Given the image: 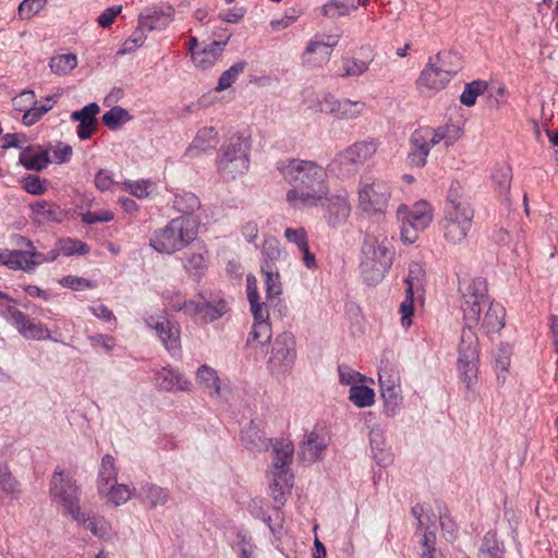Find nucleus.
<instances>
[{
	"instance_id": "1",
	"label": "nucleus",
	"mask_w": 558,
	"mask_h": 558,
	"mask_svg": "<svg viewBox=\"0 0 558 558\" xmlns=\"http://www.w3.org/2000/svg\"><path fill=\"white\" fill-rule=\"evenodd\" d=\"M283 180L291 185L287 203L302 210L317 206L329 194L326 170L311 160L290 159L277 167Z\"/></svg>"
},
{
	"instance_id": "2",
	"label": "nucleus",
	"mask_w": 558,
	"mask_h": 558,
	"mask_svg": "<svg viewBox=\"0 0 558 558\" xmlns=\"http://www.w3.org/2000/svg\"><path fill=\"white\" fill-rule=\"evenodd\" d=\"M395 257L392 238L381 226L369 227L362 245L361 272L368 284L379 283Z\"/></svg>"
},
{
	"instance_id": "3",
	"label": "nucleus",
	"mask_w": 558,
	"mask_h": 558,
	"mask_svg": "<svg viewBox=\"0 0 558 558\" xmlns=\"http://www.w3.org/2000/svg\"><path fill=\"white\" fill-rule=\"evenodd\" d=\"M462 69L461 57L452 51H440L430 57L416 80V89L424 97H434L447 88Z\"/></svg>"
},
{
	"instance_id": "4",
	"label": "nucleus",
	"mask_w": 558,
	"mask_h": 558,
	"mask_svg": "<svg viewBox=\"0 0 558 558\" xmlns=\"http://www.w3.org/2000/svg\"><path fill=\"white\" fill-rule=\"evenodd\" d=\"M460 190L459 183L450 186L444 217L439 222L444 239L450 245L462 244L473 225L474 209Z\"/></svg>"
},
{
	"instance_id": "5",
	"label": "nucleus",
	"mask_w": 558,
	"mask_h": 558,
	"mask_svg": "<svg viewBox=\"0 0 558 558\" xmlns=\"http://www.w3.org/2000/svg\"><path fill=\"white\" fill-rule=\"evenodd\" d=\"M199 220L192 215L172 219L150 238V246L163 254H172L192 243L198 234Z\"/></svg>"
},
{
	"instance_id": "6",
	"label": "nucleus",
	"mask_w": 558,
	"mask_h": 558,
	"mask_svg": "<svg viewBox=\"0 0 558 558\" xmlns=\"http://www.w3.org/2000/svg\"><path fill=\"white\" fill-rule=\"evenodd\" d=\"M400 221V238L405 244H413L418 239V233L429 227L434 219V209L426 201H418L409 207L404 204L397 209Z\"/></svg>"
},
{
	"instance_id": "7",
	"label": "nucleus",
	"mask_w": 558,
	"mask_h": 558,
	"mask_svg": "<svg viewBox=\"0 0 558 558\" xmlns=\"http://www.w3.org/2000/svg\"><path fill=\"white\" fill-rule=\"evenodd\" d=\"M461 308L466 324H477L482 310L488 304L486 282L482 278H464L460 281Z\"/></svg>"
},
{
	"instance_id": "8",
	"label": "nucleus",
	"mask_w": 558,
	"mask_h": 558,
	"mask_svg": "<svg viewBox=\"0 0 558 558\" xmlns=\"http://www.w3.org/2000/svg\"><path fill=\"white\" fill-rule=\"evenodd\" d=\"M49 494L53 504L71 514L75 521L81 520V511L77 506V486L69 474L56 469L51 476Z\"/></svg>"
},
{
	"instance_id": "9",
	"label": "nucleus",
	"mask_w": 558,
	"mask_h": 558,
	"mask_svg": "<svg viewBox=\"0 0 558 558\" xmlns=\"http://www.w3.org/2000/svg\"><path fill=\"white\" fill-rule=\"evenodd\" d=\"M315 112L331 114L338 120L353 121L366 114L367 105L365 101L350 98L338 99L330 94L323 95L312 106Z\"/></svg>"
},
{
	"instance_id": "10",
	"label": "nucleus",
	"mask_w": 558,
	"mask_h": 558,
	"mask_svg": "<svg viewBox=\"0 0 558 558\" xmlns=\"http://www.w3.org/2000/svg\"><path fill=\"white\" fill-rule=\"evenodd\" d=\"M379 143L375 138L356 141L339 151L328 165L329 170L338 175L345 172L349 166L363 165L373 158L378 150Z\"/></svg>"
},
{
	"instance_id": "11",
	"label": "nucleus",
	"mask_w": 558,
	"mask_h": 558,
	"mask_svg": "<svg viewBox=\"0 0 558 558\" xmlns=\"http://www.w3.org/2000/svg\"><path fill=\"white\" fill-rule=\"evenodd\" d=\"M295 357L294 337L292 333L282 332L276 337L271 344L267 367L274 376L283 378L291 372Z\"/></svg>"
},
{
	"instance_id": "12",
	"label": "nucleus",
	"mask_w": 558,
	"mask_h": 558,
	"mask_svg": "<svg viewBox=\"0 0 558 558\" xmlns=\"http://www.w3.org/2000/svg\"><path fill=\"white\" fill-rule=\"evenodd\" d=\"M425 271L417 263L409 266L408 276L404 278L405 299L400 304L399 312L401 314L400 323L403 328L408 329L412 326V316L414 315V298L421 296L424 292Z\"/></svg>"
},
{
	"instance_id": "13",
	"label": "nucleus",
	"mask_w": 558,
	"mask_h": 558,
	"mask_svg": "<svg viewBox=\"0 0 558 558\" xmlns=\"http://www.w3.org/2000/svg\"><path fill=\"white\" fill-rule=\"evenodd\" d=\"M339 40L340 35L338 34H316L308 40L301 54L303 65L319 68L327 64Z\"/></svg>"
},
{
	"instance_id": "14",
	"label": "nucleus",
	"mask_w": 558,
	"mask_h": 558,
	"mask_svg": "<svg viewBox=\"0 0 558 558\" xmlns=\"http://www.w3.org/2000/svg\"><path fill=\"white\" fill-rule=\"evenodd\" d=\"M359 206L364 211H383L388 205L391 191L383 180H361L357 189Z\"/></svg>"
},
{
	"instance_id": "15",
	"label": "nucleus",
	"mask_w": 558,
	"mask_h": 558,
	"mask_svg": "<svg viewBox=\"0 0 558 558\" xmlns=\"http://www.w3.org/2000/svg\"><path fill=\"white\" fill-rule=\"evenodd\" d=\"M58 255L59 253L54 250L47 255L35 250H13L0 254V260L11 269L31 271L44 263L54 260Z\"/></svg>"
},
{
	"instance_id": "16",
	"label": "nucleus",
	"mask_w": 558,
	"mask_h": 558,
	"mask_svg": "<svg viewBox=\"0 0 558 558\" xmlns=\"http://www.w3.org/2000/svg\"><path fill=\"white\" fill-rule=\"evenodd\" d=\"M378 381L386 408L395 412L402 401L399 371L390 364L380 366Z\"/></svg>"
},
{
	"instance_id": "17",
	"label": "nucleus",
	"mask_w": 558,
	"mask_h": 558,
	"mask_svg": "<svg viewBox=\"0 0 558 558\" xmlns=\"http://www.w3.org/2000/svg\"><path fill=\"white\" fill-rule=\"evenodd\" d=\"M8 319L19 333L28 340H46L51 338L50 330L41 323H36L15 307H8Z\"/></svg>"
},
{
	"instance_id": "18",
	"label": "nucleus",
	"mask_w": 558,
	"mask_h": 558,
	"mask_svg": "<svg viewBox=\"0 0 558 558\" xmlns=\"http://www.w3.org/2000/svg\"><path fill=\"white\" fill-rule=\"evenodd\" d=\"M322 202H324L322 204L324 219L329 227L337 228L348 221L351 215V205L347 193L331 196L328 194Z\"/></svg>"
},
{
	"instance_id": "19",
	"label": "nucleus",
	"mask_w": 558,
	"mask_h": 558,
	"mask_svg": "<svg viewBox=\"0 0 558 558\" xmlns=\"http://www.w3.org/2000/svg\"><path fill=\"white\" fill-rule=\"evenodd\" d=\"M425 138L428 141L430 150L438 144H444L445 147L454 145L463 134V130L460 125L451 122H447L437 128L424 126Z\"/></svg>"
},
{
	"instance_id": "20",
	"label": "nucleus",
	"mask_w": 558,
	"mask_h": 558,
	"mask_svg": "<svg viewBox=\"0 0 558 558\" xmlns=\"http://www.w3.org/2000/svg\"><path fill=\"white\" fill-rule=\"evenodd\" d=\"M254 317V324L250 336L247 338V345L250 348L264 347L269 343L272 331L269 324V312L268 308H259L252 312Z\"/></svg>"
},
{
	"instance_id": "21",
	"label": "nucleus",
	"mask_w": 558,
	"mask_h": 558,
	"mask_svg": "<svg viewBox=\"0 0 558 558\" xmlns=\"http://www.w3.org/2000/svg\"><path fill=\"white\" fill-rule=\"evenodd\" d=\"M229 39L230 35L226 36L225 39L213 40L209 44H205L196 52H193V64L201 70H207L214 66L221 57Z\"/></svg>"
},
{
	"instance_id": "22",
	"label": "nucleus",
	"mask_w": 558,
	"mask_h": 558,
	"mask_svg": "<svg viewBox=\"0 0 558 558\" xmlns=\"http://www.w3.org/2000/svg\"><path fill=\"white\" fill-rule=\"evenodd\" d=\"M429 153L430 147L425 138L424 129H416L410 137V150L407 156V162L412 168L422 169L427 163Z\"/></svg>"
},
{
	"instance_id": "23",
	"label": "nucleus",
	"mask_w": 558,
	"mask_h": 558,
	"mask_svg": "<svg viewBox=\"0 0 558 558\" xmlns=\"http://www.w3.org/2000/svg\"><path fill=\"white\" fill-rule=\"evenodd\" d=\"M429 153L430 147L425 138L424 129H416L410 137V150L407 156V162L412 168L422 169L427 163Z\"/></svg>"
},
{
	"instance_id": "24",
	"label": "nucleus",
	"mask_w": 558,
	"mask_h": 558,
	"mask_svg": "<svg viewBox=\"0 0 558 558\" xmlns=\"http://www.w3.org/2000/svg\"><path fill=\"white\" fill-rule=\"evenodd\" d=\"M429 153L430 147L425 138L424 129H416L410 137V150L407 156V162L412 168L422 169L427 163Z\"/></svg>"
},
{
	"instance_id": "25",
	"label": "nucleus",
	"mask_w": 558,
	"mask_h": 558,
	"mask_svg": "<svg viewBox=\"0 0 558 558\" xmlns=\"http://www.w3.org/2000/svg\"><path fill=\"white\" fill-rule=\"evenodd\" d=\"M147 325L155 329L165 348L171 355L175 356L181 351L180 330L167 318L158 322H147Z\"/></svg>"
},
{
	"instance_id": "26",
	"label": "nucleus",
	"mask_w": 558,
	"mask_h": 558,
	"mask_svg": "<svg viewBox=\"0 0 558 558\" xmlns=\"http://www.w3.org/2000/svg\"><path fill=\"white\" fill-rule=\"evenodd\" d=\"M99 106L96 102H90L78 111L71 114L73 121L78 122L77 135L81 140H88L96 130L97 119L99 113Z\"/></svg>"
},
{
	"instance_id": "27",
	"label": "nucleus",
	"mask_w": 558,
	"mask_h": 558,
	"mask_svg": "<svg viewBox=\"0 0 558 558\" xmlns=\"http://www.w3.org/2000/svg\"><path fill=\"white\" fill-rule=\"evenodd\" d=\"M155 383L160 389L170 392L189 391L191 387V381L171 367L157 372Z\"/></svg>"
},
{
	"instance_id": "28",
	"label": "nucleus",
	"mask_w": 558,
	"mask_h": 558,
	"mask_svg": "<svg viewBox=\"0 0 558 558\" xmlns=\"http://www.w3.org/2000/svg\"><path fill=\"white\" fill-rule=\"evenodd\" d=\"M230 155H220L218 159V172L227 181L236 180L243 177L250 167L248 157L229 159Z\"/></svg>"
},
{
	"instance_id": "29",
	"label": "nucleus",
	"mask_w": 558,
	"mask_h": 558,
	"mask_svg": "<svg viewBox=\"0 0 558 558\" xmlns=\"http://www.w3.org/2000/svg\"><path fill=\"white\" fill-rule=\"evenodd\" d=\"M174 10L168 7L167 10H153L140 15L138 29L148 32L166 28L173 21Z\"/></svg>"
},
{
	"instance_id": "30",
	"label": "nucleus",
	"mask_w": 558,
	"mask_h": 558,
	"mask_svg": "<svg viewBox=\"0 0 558 558\" xmlns=\"http://www.w3.org/2000/svg\"><path fill=\"white\" fill-rule=\"evenodd\" d=\"M293 485V475L289 470H279L274 472V480L270 484V494L277 505L284 504L287 496Z\"/></svg>"
},
{
	"instance_id": "31",
	"label": "nucleus",
	"mask_w": 558,
	"mask_h": 558,
	"mask_svg": "<svg viewBox=\"0 0 558 558\" xmlns=\"http://www.w3.org/2000/svg\"><path fill=\"white\" fill-rule=\"evenodd\" d=\"M328 441L325 437L319 436L316 432H311L305 435V439L301 445L300 454L304 461H317L323 451L327 448Z\"/></svg>"
},
{
	"instance_id": "32",
	"label": "nucleus",
	"mask_w": 558,
	"mask_h": 558,
	"mask_svg": "<svg viewBox=\"0 0 558 558\" xmlns=\"http://www.w3.org/2000/svg\"><path fill=\"white\" fill-rule=\"evenodd\" d=\"M98 494L106 504L120 507L126 504L135 495V490L129 485L113 483L106 488L98 490Z\"/></svg>"
},
{
	"instance_id": "33",
	"label": "nucleus",
	"mask_w": 558,
	"mask_h": 558,
	"mask_svg": "<svg viewBox=\"0 0 558 558\" xmlns=\"http://www.w3.org/2000/svg\"><path fill=\"white\" fill-rule=\"evenodd\" d=\"M484 316H481V327L487 332H497L505 326V308L499 303L488 302Z\"/></svg>"
},
{
	"instance_id": "34",
	"label": "nucleus",
	"mask_w": 558,
	"mask_h": 558,
	"mask_svg": "<svg viewBox=\"0 0 558 558\" xmlns=\"http://www.w3.org/2000/svg\"><path fill=\"white\" fill-rule=\"evenodd\" d=\"M196 383L210 396L220 397L221 386L217 372L208 365H202L196 373Z\"/></svg>"
},
{
	"instance_id": "35",
	"label": "nucleus",
	"mask_w": 558,
	"mask_h": 558,
	"mask_svg": "<svg viewBox=\"0 0 558 558\" xmlns=\"http://www.w3.org/2000/svg\"><path fill=\"white\" fill-rule=\"evenodd\" d=\"M140 497L143 502H147L150 508H157L168 502L170 494L167 488L148 483L142 486Z\"/></svg>"
},
{
	"instance_id": "36",
	"label": "nucleus",
	"mask_w": 558,
	"mask_h": 558,
	"mask_svg": "<svg viewBox=\"0 0 558 558\" xmlns=\"http://www.w3.org/2000/svg\"><path fill=\"white\" fill-rule=\"evenodd\" d=\"M472 325L473 324H468L461 332L460 343L458 347V357L478 359V340L476 333L472 329Z\"/></svg>"
},
{
	"instance_id": "37",
	"label": "nucleus",
	"mask_w": 558,
	"mask_h": 558,
	"mask_svg": "<svg viewBox=\"0 0 558 558\" xmlns=\"http://www.w3.org/2000/svg\"><path fill=\"white\" fill-rule=\"evenodd\" d=\"M272 453L275 454L272 464L276 471L286 470L284 466L292 461L294 452L293 444L288 439L276 440L272 444Z\"/></svg>"
},
{
	"instance_id": "38",
	"label": "nucleus",
	"mask_w": 558,
	"mask_h": 558,
	"mask_svg": "<svg viewBox=\"0 0 558 558\" xmlns=\"http://www.w3.org/2000/svg\"><path fill=\"white\" fill-rule=\"evenodd\" d=\"M118 469L116 466L114 458L110 454H106L101 459L98 478L97 489L106 488L107 486L117 483Z\"/></svg>"
},
{
	"instance_id": "39",
	"label": "nucleus",
	"mask_w": 558,
	"mask_h": 558,
	"mask_svg": "<svg viewBox=\"0 0 558 558\" xmlns=\"http://www.w3.org/2000/svg\"><path fill=\"white\" fill-rule=\"evenodd\" d=\"M355 10V0H329L322 8L323 14L328 19L348 16Z\"/></svg>"
},
{
	"instance_id": "40",
	"label": "nucleus",
	"mask_w": 558,
	"mask_h": 558,
	"mask_svg": "<svg viewBox=\"0 0 558 558\" xmlns=\"http://www.w3.org/2000/svg\"><path fill=\"white\" fill-rule=\"evenodd\" d=\"M477 362L478 359L458 357L459 377L468 389L474 388L477 383Z\"/></svg>"
},
{
	"instance_id": "41",
	"label": "nucleus",
	"mask_w": 558,
	"mask_h": 558,
	"mask_svg": "<svg viewBox=\"0 0 558 558\" xmlns=\"http://www.w3.org/2000/svg\"><path fill=\"white\" fill-rule=\"evenodd\" d=\"M77 522L99 538H108L111 536V524L105 518H88L81 512V520Z\"/></svg>"
},
{
	"instance_id": "42",
	"label": "nucleus",
	"mask_w": 558,
	"mask_h": 558,
	"mask_svg": "<svg viewBox=\"0 0 558 558\" xmlns=\"http://www.w3.org/2000/svg\"><path fill=\"white\" fill-rule=\"evenodd\" d=\"M20 162L31 170L40 171L49 163L47 151L25 149L20 154Z\"/></svg>"
},
{
	"instance_id": "43",
	"label": "nucleus",
	"mask_w": 558,
	"mask_h": 558,
	"mask_svg": "<svg viewBox=\"0 0 558 558\" xmlns=\"http://www.w3.org/2000/svg\"><path fill=\"white\" fill-rule=\"evenodd\" d=\"M77 66V57L74 53H62L50 58L49 68L57 75H66Z\"/></svg>"
},
{
	"instance_id": "44",
	"label": "nucleus",
	"mask_w": 558,
	"mask_h": 558,
	"mask_svg": "<svg viewBox=\"0 0 558 558\" xmlns=\"http://www.w3.org/2000/svg\"><path fill=\"white\" fill-rule=\"evenodd\" d=\"M371 447L378 465L386 466L392 462V453L390 449L386 448L379 432L371 433Z\"/></svg>"
},
{
	"instance_id": "45",
	"label": "nucleus",
	"mask_w": 558,
	"mask_h": 558,
	"mask_svg": "<svg viewBox=\"0 0 558 558\" xmlns=\"http://www.w3.org/2000/svg\"><path fill=\"white\" fill-rule=\"evenodd\" d=\"M349 400L357 408H368L375 403V391L362 384L354 385L349 390Z\"/></svg>"
},
{
	"instance_id": "46",
	"label": "nucleus",
	"mask_w": 558,
	"mask_h": 558,
	"mask_svg": "<svg viewBox=\"0 0 558 558\" xmlns=\"http://www.w3.org/2000/svg\"><path fill=\"white\" fill-rule=\"evenodd\" d=\"M262 266H275L284 256V251L276 238L266 239L262 246Z\"/></svg>"
},
{
	"instance_id": "47",
	"label": "nucleus",
	"mask_w": 558,
	"mask_h": 558,
	"mask_svg": "<svg viewBox=\"0 0 558 558\" xmlns=\"http://www.w3.org/2000/svg\"><path fill=\"white\" fill-rule=\"evenodd\" d=\"M251 149V143L245 136H235L221 147L220 155H230L229 159H235L239 157H248Z\"/></svg>"
},
{
	"instance_id": "48",
	"label": "nucleus",
	"mask_w": 558,
	"mask_h": 558,
	"mask_svg": "<svg viewBox=\"0 0 558 558\" xmlns=\"http://www.w3.org/2000/svg\"><path fill=\"white\" fill-rule=\"evenodd\" d=\"M207 253H192L184 259V269L186 272L195 278L199 279L207 270Z\"/></svg>"
},
{
	"instance_id": "49",
	"label": "nucleus",
	"mask_w": 558,
	"mask_h": 558,
	"mask_svg": "<svg viewBox=\"0 0 558 558\" xmlns=\"http://www.w3.org/2000/svg\"><path fill=\"white\" fill-rule=\"evenodd\" d=\"M373 61V58L369 59H356L353 57H348L342 59V76L351 77V76H361L366 73L369 69V65Z\"/></svg>"
},
{
	"instance_id": "50",
	"label": "nucleus",
	"mask_w": 558,
	"mask_h": 558,
	"mask_svg": "<svg viewBox=\"0 0 558 558\" xmlns=\"http://www.w3.org/2000/svg\"><path fill=\"white\" fill-rule=\"evenodd\" d=\"M488 88V84L485 81L476 80L468 83L464 86L462 94L460 95V102L466 107H472L476 102V98L484 94Z\"/></svg>"
},
{
	"instance_id": "51",
	"label": "nucleus",
	"mask_w": 558,
	"mask_h": 558,
	"mask_svg": "<svg viewBox=\"0 0 558 558\" xmlns=\"http://www.w3.org/2000/svg\"><path fill=\"white\" fill-rule=\"evenodd\" d=\"M262 272L265 275L267 298L274 299L280 295L282 292V287L279 271L272 266H262Z\"/></svg>"
},
{
	"instance_id": "52",
	"label": "nucleus",
	"mask_w": 558,
	"mask_h": 558,
	"mask_svg": "<svg viewBox=\"0 0 558 558\" xmlns=\"http://www.w3.org/2000/svg\"><path fill=\"white\" fill-rule=\"evenodd\" d=\"M131 120L129 112L122 107H112L102 116V123L110 130H117Z\"/></svg>"
},
{
	"instance_id": "53",
	"label": "nucleus",
	"mask_w": 558,
	"mask_h": 558,
	"mask_svg": "<svg viewBox=\"0 0 558 558\" xmlns=\"http://www.w3.org/2000/svg\"><path fill=\"white\" fill-rule=\"evenodd\" d=\"M246 63L244 61L238 62L222 72L216 86L217 92H222L229 88L244 71Z\"/></svg>"
},
{
	"instance_id": "54",
	"label": "nucleus",
	"mask_w": 558,
	"mask_h": 558,
	"mask_svg": "<svg viewBox=\"0 0 558 558\" xmlns=\"http://www.w3.org/2000/svg\"><path fill=\"white\" fill-rule=\"evenodd\" d=\"M217 135L218 133L215 128L205 126L197 132L193 146L201 150L214 147L217 144Z\"/></svg>"
},
{
	"instance_id": "55",
	"label": "nucleus",
	"mask_w": 558,
	"mask_h": 558,
	"mask_svg": "<svg viewBox=\"0 0 558 558\" xmlns=\"http://www.w3.org/2000/svg\"><path fill=\"white\" fill-rule=\"evenodd\" d=\"M48 0H23L17 9L20 20H29L37 15L47 4Z\"/></svg>"
},
{
	"instance_id": "56",
	"label": "nucleus",
	"mask_w": 558,
	"mask_h": 558,
	"mask_svg": "<svg viewBox=\"0 0 558 558\" xmlns=\"http://www.w3.org/2000/svg\"><path fill=\"white\" fill-rule=\"evenodd\" d=\"M246 294L251 306V312L259 308H267L265 303L259 301L257 279L254 275L246 276Z\"/></svg>"
},
{
	"instance_id": "57",
	"label": "nucleus",
	"mask_w": 558,
	"mask_h": 558,
	"mask_svg": "<svg viewBox=\"0 0 558 558\" xmlns=\"http://www.w3.org/2000/svg\"><path fill=\"white\" fill-rule=\"evenodd\" d=\"M33 214L39 221L57 220V210L53 205L46 201L36 202L31 205Z\"/></svg>"
},
{
	"instance_id": "58",
	"label": "nucleus",
	"mask_w": 558,
	"mask_h": 558,
	"mask_svg": "<svg viewBox=\"0 0 558 558\" xmlns=\"http://www.w3.org/2000/svg\"><path fill=\"white\" fill-rule=\"evenodd\" d=\"M171 307L174 308L175 311H184L185 313H187L189 315L191 316H198V315H202L204 313V311H208L210 310V305L205 303V302H202V303H196V302H193V301H189V302H178V303H171Z\"/></svg>"
},
{
	"instance_id": "59",
	"label": "nucleus",
	"mask_w": 558,
	"mask_h": 558,
	"mask_svg": "<svg viewBox=\"0 0 558 558\" xmlns=\"http://www.w3.org/2000/svg\"><path fill=\"white\" fill-rule=\"evenodd\" d=\"M94 183L95 186L102 192L109 191L118 184V182L113 179L112 171L108 169H99L95 174Z\"/></svg>"
},
{
	"instance_id": "60",
	"label": "nucleus",
	"mask_w": 558,
	"mask_h": 558,
	"mask_svg": "<svg viewBox=\"0 0 558 558\" xmlns=\"http://www.w3.org/2000/svg\"><path fill=\"white\" fill-rule=\"evenodd\" d=\"M339 379L343 385H360L366 381V377L345 365L339 366Z\"/></svg>"
},
{
	"instance_id": "61",
	"label": "nucleus",
	"mask_w": 558,
	"mask_h": 558,
	"mask_svg": "<svg viewBox=\"0 0 558 558\" xmlns=\"http://www.w3.org/2000/svg\"><path fill=\"white\" fill-rule=\"evenodd\" d=\"M284 238L288 242L295 244L299 250L308 245V238L304 228H287Z\"/></svg>"
},
{
	"instance_id": "62",
	"label": "nucleus",
	"mask_w": 558,
	"mask_h": 558,
	"mask_svg": "<svg viewBox=\"0 0 558 558\" xmlns=\"http://www.w3.org/2000/svg\"><path fill=\"white\" fill-rule=\"evenodd\" d=\"M149 181H134L124 182L123 189L137 198H146L149 195Z\"/></svg>"
},
{
	"instance_id": "63",
	"label": "nucleus",
	"mask_w": 558,
	"mask_h": 558,
	"mask_svg": "<svg viewBox=\"0 0 558 558\" xmlns=\"http://www.w3.org/2000/svg\"><path fill=\"white\" fill-rule=\"evenodd\" d=\"M0 486L8 493L20 492V483L10 472L7 465H0Z\"/></svg>"
},
{
	"instance_id": "64",
	"label": "nucleus",
	"mask_w": 558,
	"mask_h": 558,
	"mask_svg": "<svg viewBox=\"0 0 558 558\" xmlns=\"http://www.w3.org/2000/svg\"><path fill=\"white\" fill-rule=\"evenodd\" d=\"M436 536L432 532H426L423 535L422 539V554L421 558H442L440 554H437L436 547Z\"/></svg>"
}]
</instances>
